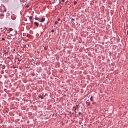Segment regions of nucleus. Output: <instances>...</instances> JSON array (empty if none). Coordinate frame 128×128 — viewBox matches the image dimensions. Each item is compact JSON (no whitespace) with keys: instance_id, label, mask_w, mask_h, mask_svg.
Here are the masks:
<instances>
[{"instance_id":"obj_1","label":"nucleus","mask_w":128,"mask_h":128,"mask_svg":"<svg viewBox=\"0 0 128 128\" xmlns=\"http://www.w3.org/2000/svg\"><path fill=\"white\" fill-rule=\"evenodd\" d=\"M34 26H36V28L38 27V26L39 25V23L36 22H35L34 23Z\"/></svg>"},{"instance_id":"obj_2","label":"nucleus","mask_w":128,"mask_h":128,"mask_svg":"<svg viewBox=\"0 0 128 128\" xmlns=\"http://www.w3.org/2000/svg\"><path fill=\"white\" fill-rule=\"evenodd\" d=\"M86 103L87 105V106H90V102L89 100H88L87 101H86Z\"/></svg>"},{"instance_id":"obj_3","label":"nucleus","mask_w":128,"mask_h":128,"mask_svg":"<svg viewBox=\"0 0 128 128\" xmlns=\"http://www.w3.org/2000/svg\"><path fill=\"white\" fill-rule=\"evenodd\" d=\"M45 20V18H42L41 19V20L40 21V22H43Z\"/></svg>"},{"instance_id":"obj_4","label":"nucleus","mask_w":128,"mask_h":128,"mask_svg":"<svg viewBox=\"0 0 128 128\" xmlns=\"http://www.w3.org/2000/svg\"><path fill=\"white\" fill-rule=\"evenodd\" d=\"M43 96H42L41 95H40L38 96V97L41 98L42 99H43L44 98Z\"/></svg>"},{"instance_id":"obj_5","label":"nucleus","mask_w":128,"mask_h":128,"mask_svg":"<svg viewBox=\"0 0 128 128\" xmlns=\"http://www.w3.org/2000/svg\"><path fill=\"white\" fill-rule=\"evenodd\" d=\"M58 115V114L57 113H55L54 114L52 115V116H55V117H56Z\"/></svg>"},{"instance_id":"obj_6","label":"nucleus","mask_w":128,"mask_h":128,"mask_svg":"<svg viewBox=\"0 0 128 128\" xmlns=\"http://www.w3.org/2000/svg\"><path fill=\"white\" fill-rule=\"evenodd\" d=\"M23 46L24 48H28L29 47V46H28V45H27V47H26V45H24Z\"/></svg>"},{"instance_id":"obj_7","label":"nucleus","mask_w":128,"mask_h":128,"mask_svg":"<svg viewBox=\"0 0 128 128\" xmlns=\"http://www.w3.org/2000/svg\"><path fill=\"white\" fill-rule=\"evenodd\" d=\"M5 67H6L5 65L4 64L2 66V68L3 69H4L5 68Z\"/></svg>"},{"instance_id":"obj_8","label":"nucleus","mask_w":128,"mask_h":128,"mask_svg":"<svg viewBox=\"0 0 128 128\" xmlns=\"http://www.w3.org/2000/svg\"><path fill=\"white\" fill-rule=\"evenodd\" d=\"M8 50L6 51V50H5L4 51V53L5 54L8 53Z\"/></svg>"},{"instance_id":"obj_9","label":"nucleus","mask_w":128,"mask_h":128,"mask_svg":"<svg viewBox=\"0 0 128 128\" xmlns=\"http://www.w3.org/2000/svg\"><path fill=\"white\" fill-rule=\"evenodd\" d=\"M34 19L36 20H38V21H39V18H37V17H35L34 18Z\"/></svg>"},{"instance_id":"obj_10","label":"nucleus","mask_w":128,"mask_h":128,"mask_svg":"<svg viewBox=\"0 0 128 128\" xmlns=\"http://www.w3.org/2000/svg\"><path fill=\"white\" fill-rule=\"evenodd\" d=\"M76 108H79V104H78V105H76Z\"/></svg>"},{"instance_id":"obj_11","label":"nucleus","mask_w":128,"mask_h":128,"mask_svg":"<svg viewBox=\"0 0 128 128\" xmlns=\"http://www.w3.org/2000/svg\"><path fill=\"white\" fill-rule=\"evenodd\" d=\"M73 108H74L75 109V112H76V113L77 112H76V106H74L73 107Z\"/></svg>"},{"instance_id":"obj_12","label":"nucleus","mask_w":128,"mask_h":128,"mask_svg":"<svg viewBox=\"0 0 128 128\" xmlns=\"http://www.w3.org/2000/svg\"><path fill=\"white\" fill-rule=\"evenodd\" d=\"M92 104H93L94 105H95V106H96V103L95 102H92Z\"/></svg>"},{"instance_id":"obj_13","label":"nucleus","mask_w":128,"mask_h":128,"mask_svg":"<svg viewBox=\"0 0 128 128\" xmlns=\"http://www.w3.org/2000/svg\"><path fill=\"white\" fill-rule=\"evenodd\" d=\"M92 98V96H91V97L90 98V100H91L92 101L93 99Z\"/></svg>"},{"instance_id":"obj_14","label":"nucleus","mask_w":128,"mask_h":128,"mask_svg":"<svg viewBox=\"0 0 128 128\" xmlns=\"http://www.w3.org/2000/svg\"><path fill=\"white\" fill-rule=\"evenodd\" d=\"M32 18V16H30L29 17V19L31 21V20Z\"/></svg>"},{"instance_id":"obj_15","label":"nucleus","mask_w":128,"mask_h":128,"mask_svg":"<svg viewBox=\"0 0 128 128\" xmlns=\"http://www.w3.org/2000/svg\"><path fill=\"white\" fill-rule=\"evenodd\" d=\"M9 29L10 31H11L12 30H13V29L12 28H9Z\"/></svg>"},{"instance_id":"obj_16","label":"nucleus","mask_w":128,"mask_h":128,"mask_svg":"<svg viewBox=\"0 0 128 128\" xmlns=\"http://www.w3.org/2000/svg\"><path fill=\"white\" fill-rule=\"evenodd\" d=\"M30 36V35L29 34H28L27 35V36L28 37V38H29Z\"/></svg>"},{"instance_id":"obj_17","label":"nucleus","mask_w":128,"mask_h":128,"mask_svg":"<svg viewBox=\"0 0 128 128\" xmlns=\"http://www.w3.org/2000/svg\"><path fill=\"white\" fill-rule=\"evenodd\" d=\"M29 6L28 4L25 7L26 8H28Z\"/></svg>"},{"instance_id":"obj_18","label":"nucleus","mask_w":128,"mask_h":128,"mask_svg":"<svg viewBox=\"0 0 128 128\" xmlns=\"http://www.w3.org/2000/svg\"><path fill=\"white\" fill-rule=\"evenodd\" d=\"M77 3V2L74 1V4H76Z\"/></svg>"},{"instance_id":"obj_19","label":"nucleus","mask_w":128,"mask_h":128,"mask_svg":"<svg viewBox=\"0 0 128 128\" xmlns=\"http://www.w3.org/2000/svg\"><path fill=\"white\" fill-rule=\"evenodd\" d=\"M47 49H48L46 47H44V49L46 50H47Z\"/></svg>"},{"instance_id":"obj_20","label":"nucleus","mask_w":128,"mask_h":128,"mask_svg":"<svg viewBox=\"0 0 128 128\" xmlns=\"http://www.w3.org/2000/svg\"><path fill=\"white\" fill-rule=\"evenodd\" d=\"M2 40H5V39L4 38H2Z\"/></svg>"},{"instance_id":"obj_21","label":"nucleus","mask_w":128,"mask_h":128,"mask_svg":"<svg viewBox=\"0 0 128 128\" xmlns=\"http://www.w3.org/2000/svg\"><path fill=\"white\" fill-rule=\"evenodd\" d=\"M58 22L56 21L55 22V24H58Z\"/></svg>"},{"instance_id":"obj_22","label":"nucleus","mask_w":128,"mask_h":128,"mask_svg":"<svg viewBox=\"0 0 128 128\" xmlns=\"http://www.w3.org/2000/svg\"><path fill=\"white\" fill-rule=\"evenodd\" d=\"M82 114L81 112H78V115H80V114Z\"/></svg>"},{"instance_id":"obj_23","label":"nucleus","mask_w":128,"mask_h":128,"mask_svg":"<svg viewBox=\"0 0 128 128\" xmlns=\"http://www.w3.org/2000/svg\"><path fill=\"white\" fill-rule=\"evenodd\" d=\"M54 32V30L53 29H52L51 30V32Z\"/></svg>"},{"instance_id":"obj_24","label":"nucleus","mask_w":128,"mask_h":128,"mask_svg":"<svg viewBox=\"0 0 128 128\" xmlns=\"http://www.w3.org/2000/svg\"><path fill=\"white\" fill-rule=\"evenodd\" d=\"M60 20V18H58V21H59Z\"/></svg>"},{"instance_id":"obj_25","label":"nucleus","mask_w":128,"mask_h":128,"mask_svg":"<svg viewBox=\"0 0 128 128\" xmlns=\"http://www.w3.org/2000/svg\"><path fill=\"white\" fill-rule=\"evenodd\" d=\"M8 58L9 59H10V58L9 56H8Z\"/></svg>"},{"instance_id":"obj_26","label":"nucleus","mask_w":128,"mask_h":128,"mask_svg":"<svg viewBox=\"0 0 128 128\" xmlns=\"http://www.w3.org/2000/svg\"><path fill=\"white\" fill-rule=\"evenodd\" d=\"M74 20V19L73 18H72L71 20Z\"/></svg>"},{"instance_id":"obj_27","label":"nucleus","mask_w":128,"mask_h":128,"mask_svg":"<svg viewBox=\"0 0 128 128\" xmlns=\"http://www.w3.org/2000/svg\"><path fill=\"white\" fill-rule=\"evenodd\" d=\"M62 2H64V0H62Z\"/></svg>"},{"instance_id":"obj_28","label":"nucleus","mask_w":128,"mask_h":128,"mask_svg":"<svg viewBox=\"0 0 128 128\" xmlns=\"http://www.w3.org/2000/svg\"><path fill=\"white\" fill-rule=\"evenodd\" d=\"M127 34L128 36V30L127 31Z\"/></svg>"},{"instance_id":"obj_29","label":"nucleus","mask_w":128,"mask_h":128,"mask_svg":"<svg viewBox=\"0 0 128 128\" xmlns=\"http://www.w3.org/2000/svg\"><path fill=\"white\" fill-rule=\"evenodd\" d=\"M6 89H4V91H6Z\"/></svg>"},{"instance_id":"obj_30","label":"nucleus","mask_w":128,"mask_h":128,"mask_svg":"<svg viewBox=\"0 0 128 128\" xmlns=\"http://www.w3.org/2000/svg\"><path fill=\"white\" fill-rule=\"evenodd\" d=\"M15 68V66H13V68Z\"/></svg>"},{"instance_id":"obj_31","label":"nucleus","mask_w":128,"mask_h":128,"mask_svg":"<svg viewBox=\"0 0 128 128\" xmlns=\"http://www.w3.org/2000/svg\"><path fill=\"white\" fill-rule=\"evenodd\" d=\"M33 22V21H32L31 22V23H32V22Z\"/></svg>"},{"instance_id":"obj_32","label":"nucleus","mask_w":128,"mask_h":128,"mask_svg":"<svg viewBox=\"0 0 128 128\" xmlns=\"http://www.w3.org/2000/svg\"><path fill=\"white\" fill-rule=\"evenodd\" d=\"M79 108H77V111H78V110Z\"/></svg>"},{"instance_id":"obj_33","label":"nucleus","mask_w":128,"mask_h":128,"mask_svg":"<svg viewBox=\"0 0 128 128\" xmlns=\"http://www.w3.org/2000/svg\"><path fill=\"white\" fill-rule=\"evenodd\" d=\"M2 65V64H0V65Z\"/></svg>"},{"instance_id":"obj_34","label":"nucleus","mask_w":128,"mask_h":128,"mask_svg":"<svg viewBox=\"0 0 128 128\" xmlns=\"http://www.w3.org/2000/svg\"><path fill=\"white\" fill-rule=\"evenodd\" d=\"M79 123L80 124V122Z\"/></svg>"},{"instance_id":"obj_35","label":"nucleus","mask_w":128,"mask_h":128,"mask_svg":"<svg viewBox=\"0 0 128 128\" xmlns=\"http://www.w3.org/2000/svg\"><path fill=\"white\" fill-rule=\"evenodd\" d=\"M11 35L12 36V34H11Z\"/></svg>"}]
</instances>
